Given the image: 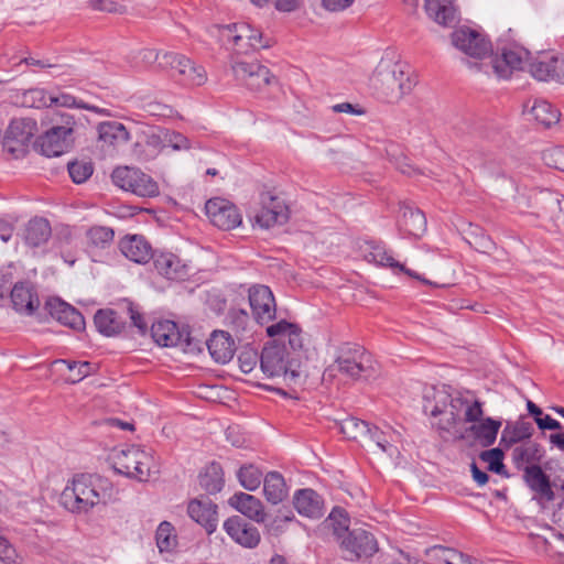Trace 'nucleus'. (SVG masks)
<instances>
[{
  "instance_id": "nucleus-37",
  "label": "nucleus",
  "mask_w": 564,
  "mask_h": 564,
  "mask_svg": "<svg viewBox=\"0 0 564 564\" xmlns=\"http://www.w3.org/2000/svg\"><path fill=\"white\" fill-rule=\"evenodd\" d=\"M94 324L97 330L107 336L119 335L126 327V321L112 308H100L95 313Z\"/></svg>"
},
{
  "instance_id": "nucleus-11",
  "label": "nucleus",
  "mask_w": 564,
  "mask_h": 564,
  "mask_svg": "<svg viewBox=\"0 0 564 564\" xmlns=\"http://www.w3.org/2000/svg\"><path fill=\"white\" fill-rule=\"evenodd\" d=\"M466 405V399L459 395H452L445 387L437 389L432 388L430 392L424 394L423 411L432 417L440 414V409H447L452 422L458 420L462 422L460 414Z\"/></svg>"
},
{
  "instance_id": "nucleus-63",
  "label": "nucleus",
  "mask_w": 564,
  "mask_h": 564,
  "mask_svg": "<svg viewBox=\"0 0 564 564\" xmlns=\"http://www.w3.org/2000/svg\"><path fill=\"white\" fill-rule=\"evenodd\" d=\"M15 550L7 539L0 536V564H13Z\"/></svg>"
},
{
  "instance_id": "nucleus-64",
  "label": "nucleus",
  "mask_w": 564,
  "mask_h": 564,
  "mask_svg": "<svg viewBox=\"0 0 564 564\" xmlns=\"http://www.w3.org/2000/svg\"><path fill=\"white\" fill-rule=\"evenodd\" d=\"M55 243L58 250H64L65 248L72 246L73 234L69 227H64L57 231L55 237Z\"/></svg>"
},
{
  "instance_id": "nucleus-3",
  "label": "nucleus",
  "mask_w": 564,
  "mask_h": 564,
  "mask_svg": "<svg viewBox=\"0 0 564 564\" xmlns=\"http://www.w3.org/2000/svg\"><path fill=\"white\" fill-rule=\"evenodd\" d=\"M330 521H337L334 533L340 544L343 557L347 561L368 558L378 551L377 541L372 533L364 529L348 530V519L340 509H334L329 514Z\"/></svg>"
},
{
  "instance_id": "nucleus-42",
  "label": "nucleus",
  "mask_w": 564,
  "mask_h": 564,
  "mask_svg": "<svg viewBox=\"0 0 564 564\" xmlns=\"http://www.w3.org/2000/svg\"><path fill=\"white\" fill-rule=\"evenodd\" d=\"M263 492L272 505L282 502L288 496V487L283 476L278 471H270L263 478Z\"/></svg>"
},
{
  "instance_id": "nucleus-4",
  "label": "nucleus",
  "mask_w": 564,
  "mask_h": 564,
  "mask_svg": "<svg viewBox=\"0 0 564 564\" xmlns=\"http://www.w3.org/2000/svg\"><path fill=\"white\" fill-rule=\"evenodd\" d=\"M112 466L116 473L126 477L147 481L153 467L151 453L139 446H130L113 453Z\"/></svg>"
},
{
  "instance_id": "nucleus-9",
  "label": "nucleus",
  "mask_w": 564,
  "mask_h": 564,
  "mask_svg": "<svg viewBox=\"0 0 564 564\" xmlns=\"http://www.w3.org/2000/svg\"><path fill=\"white\" fill-rule=\"evenodd\" d=\"M153 340L162 347H182L185 351L200 350V341L193 338L185 328L180 329L173 321H159L151 326Z\"/></svg>"
},
{
  "instance_id": "nucleus-41",
  "label": "nucleus",
  "mask_w": 564,
  "mask_h": 564,
  "mask_svg": "<svg viewBox=\"0 0 564 564\" xmlns=\"http://www.w3.org/2000/svg\"><path fill=\"white\" fill-rule=\"evenodd\" d=\"M501 425L500 420L486 417L479 423L471 424L468 431L482 447H489L496 442Z\"/></svg>"
},
{
  "instance_id": "nucleus-57",
  "label": "nucleus",
  "mask_w": 564,
  "mask_h": 564,
  "mask_svg": "<svg viewBox=\"0 0 564 564\" xmlns=\"http://www.w3.org/2000/svg\"><path fill=\"white\" fill-rule=\"evenodd\" d=\"M56 105L59 107H76V108H83L95 112H102L104 110L96 107V106H89L87 104H84L82 101H77L76 98L69 94H59L58 96H52L50 100V106Z\"/></svg>"
},
{
  "instance_id": "nucleus-62",
  "label": "nucleus",
  "mask_w": 564,
  "mask_h": 564,
  "mask_svg": "<svg viewBox=\"0 0 564 564\" xmlns=\"http://www.w3.org/2000/svg\"><path fill=\"white\" fill-rule=\"evenodd\" d=\"M446 552L443 562L445 564H474L473 558L454 549H444Z\"/></svg>"
},
{
  "instance_id": "nucleus-10",
  "label": "nucleus",
  "mask_w": 564,
  "mask_h": 564,
  "mask_svg": "<svg viewBox=\"0 0 564 564\" xmlns=\"http://www.w3.org/2000/svg\"><path fill=\"white\" fill-rule=\"evenodd\" d=\"M223 35L232 42L238 54H248L249 51L270 46L269 41L263 39L259 30L245 22L224 26Z\"/></svg>"
},
{
  "instance_id": "nucleus-30",
  "label": "nucleus",
  "mask_w": 564,
  "mask_h": 564,
  "mask_svg": "<svg viewBox=\"0 0 564 564\" xmlns=\"http://www.w3.org/2000/svg\"><path fill=\"white\" fill-rule=\"evenodd\" d=\"M206 346L212 358L219 364L231 360L236 351L234 339L225 330H214L209 339L206 340Z\"/></svg>"
},
{
  "instance_id": "nucleus-1",
  "label": "nucleus",
  "mask_w": 564,
  "mask_h": 564,
  "mask_svg": "<svg viewBox=\"0 0 564 564\" xmlns=\"http://www.w3.org/2000/svg\"><path fill=\"white\" fill-rule=\"evenodd\" d=\"M118 490L112 481L99 474H75L63 489L59 502L74 514H87L98 506L117 499Z\"/></svg>"
},
{
  "instance_id": "nucleus-26",
  "label": "nucleus",
  "mask_w": 564,
  "mask_h": 564,
  "mask_svg": "<svg viewBox=\"0 0 564 564\" xmlns=\"http://www.w3.org/2000/svg\"><path fill=\"white\" fill-rule=\"evenodd\" d=\"M424 10L435 23L451 28L458 22V11L455 0H424Z\"/></svg>"
},
{
  "instance_id": "nucleus-59",
  "label": "nucleus",
  "mask_w": 564,
  "mask_h": 564,
  "mask_svg": "<svg viewBox=\"0 0 564 564\" xmlns=\"http://www.w3.org/2000/svg\"><path fill=\"white\" fill-rule=\"evenodd\" d=\"M482 402H480L479 400H474L473 402H469L466 399L463 419L464 422L473 424L479 423L482 420Z\"/></svg>"
},
{
  "instance_id": "nucleus-17",
  "label": "nucleus",
  "mask_w": 564,
  "mask_h": 564,
  "mask_svg": "<svg viewBox=\"0 0 564 564\" xmlns=\"http://www.w3.org/2000/svg\"><path fill=\"white\" fill-rule=\"evenodd\" d=\"M501 56L492 61L494 72L499 78L507 79L511 76L512 70L523 69L524 65H529L531 53L519 44H510L500 47Z\"/></svg>"
},
{
  "instance_id": "nucleus-47",
  "label": "nucleus",
  "mask_w": 564,
  "mask_h": 564,
  "mask_svg": "<svg viewBox=\"0 0 564 564\" xmlns=\"http://www.w3.org/2000/svg\"><path fill=\"white\" fill-rule=\"evenodd\" d=\"M155 540L161 552H171L176 546V535L172 523L161 522L155 532Z\"/></svg>"
},
{
  "instance_id": "nucleus-55",
  "label": "nucleus",
  "mask_w": 564,
  "mask_h": 564,
  "mask_svg": "<svg viewBox=\"0 0 564 564\" xmlns=\"http://www.w3.org/2000/svg\"><path fill=\"white\" fill-rule=\"evenodd\" d=\"M543 163L551 169L564 172V148L552 147L541 153Z\"/></svg>"
},
{
  "instance_id": "nucleus-20",
  "label": "nucleus",
  "mask_w": 564,
  "mask_h": 564,
  "mask_svg": "<svg viewBox=\"0 0 564 564\" xmlns=\"http://www.w3.org/2000/svg\"><path fill=\"white\" fill-rule=\"evenodd\" d=\"M45 310L59 324L76 332L85 329V318L82 313L59 297H50L45 302Z\"/></svg>"
},
{
  "instance_id": "nucleus-40",
  "label": "nucleus",
  "mask_w": 564,
  "mask_h": 564,
  "mask_svg": "<svg viewBox=\"0 0 564 564\" xmlns=\"http://www.w3.org/2000/svg\"><path fill=\"white\" fill-rule=\"evenodd\" d=\"M37 132L36 121L32 118H14L11 120L6 139L26 144Z\"/></svg>"
},
{
  "instance_id": "nucleus-21",
  "label": "nucleus",
  "mask_w": 564,
  "mask_h": 564,
  "mask_svg": "<svg viewBox=\"0 0 564 564\" xmlns=\"http://www.w3.org/2000/svg\"><path fill=\"white\" fill-rule=\"evenodd\" d=\"M522 480L535 495L539 502H551L555 499L550 476L541 465H531L522 471Z\"/></svg>"
},
{
  "instance_id": "nucleus-52",
  "label": "nucleus",
  "mask_w": 564,
  "mask_h": 564,
  "mask_svg": "<svg viewBox=\"0 0 564 564\" xmlns=\"http://www.w3.org/2000/svg\"><path fill=\"white\" fill-rule=\"evenodd\" d=\"M159 139L156 137L145 138L142 141H137L133 147V155L139 161H150L158 154Z\"/></svg>"
},
{
  "instance_id": "nucleus-49",
  "label": "nucleus",
  "mask_w": 564,
  "mask_h": 564,
  "mask_svg": "<svg viewBox=\"0 0 564 564\" xmlns=\"http://www.w3.org/2000/svg\"><path fill=\"white\" fill-rule=\"evenodd\" d=\"M451 414L447 409H440V414L435 419V422L432 423V426L437 431L441 437L447 438L448 436H456L458 433L457 425L460 423L458 420H452L448 417Z\"/></svg>"
},
{
  "instance_id": "nucleus-8",
  "label": "nucleus",
  "mask_w": 564,
  "mask_h": 564,
  "mask_svg": "<svg viewBox=\"0 0 564 564\" xmlns=\"http://www.w3.org/2000/svg\"><path fill=\"white\" fill-rule=\"evenodd\" d=\"M111 180L118 187L140 197H154L159 194L158 183L139 169L120 166L113 170Z\"/></svg>"
},
{
  "instance_id": "nucleus-12",
  "label": "nucleus",
  "mask_w": 564,
  "mask_h": 564,
  "mask_svg": "<svg viewBox=\"0 0 564 564\" xmlns=\"http://www.w3.org/2000/svg\"><path fill=\"white\" fill-rule=\"evenodd\" d=\"M248 300L254 321L261 325H269L276 316V303L269 286L254 284L248 289Z\"/></svg>"
},
{
  "instance_id": "nucleus-28",
  "label": "nucleus",
  "mask_w": 564,
  "mask_h": 564,
  "mask_svg": "<svg viewBox=\"0 0 564 564\" xmlns=\"http://www.w3.org/2000/svg\"><path fill=\"white\" fill-rule=\"evenodd\" d=\"M119 246L123 256L137 263H147L155 253L150 242L141 235L127 236L121 239Z\"/></svg>"
},
{
  "instance_id": "nucleus-7",
  "label": "nucleus",
  "mask_w": 564,
  "mask_h": 564,
  "mask_svg": "<svg viewBox=\"0 0 564 564\" xmlns=\"http://www.w3.org/2000/svg\"><path fill=\"white\" fill-rule=\"evenodd\" d=\"M160 66L170 68L173 72L172 76L184 86H202L207 80L206 69L202 65L175 52H165Z\"/></svg>"
},
{
  "instance_id": "nucleus-19",
  "label": "nucleus",
  "mask_w": 564,
  "mask_h": 564,
  "mask_svg": "<svg viewBox=\"0 0 564 564\" xmlns=\"http://www.w3.org/2000/svg\"><path fill=\"white\" fill-rule=\"evenodd\" d=\"M226 533L239 545L254 549L261 541L259 530L239 516L228 518L224 522Z\"/></svg>"
},
{
  "instance_id": "nucleus-18",
  "label": "nucleus",
  "mask_w": 564,
  "mask_h": 564,
  "mask_svg": "<svg viewBox=\"0 0 564 564\" xmlns=\"http://www.w3.org/2000/svg\"><path fill=\"white\" fill-rule=\"evenodd\" d=\"M366 258L369 262H373L377 265L390 269L394 274L404 273L408 276L416 279L426 285L437 286L435 283L425 279L417 272L405 268L404 264L394 259L391 250H388L380 243L371 245Z\"/></svg>"
},
{
  "instance_id": "nucleus-48",
  "label": "nucleus",
  "mask_w": 564,
  "mask_h": 564,
  "mask_svg": "<svg viewBox=\"0 0 564 564\" xmlns=\"http://www.w3.org/2000/svg\"><path fill=\"white\" fill-rule=\"evenodd\" d=\"M227 322L231 330L239 336L247 333L251 318L246 310L230 308L227 314Z\"/></svg>"
},
{
  "instance_id": "nucleus-56",
  "label": "nucleus",
  "mask_w": 564,
  "mask_h": 564,
  "mask_svg": "<svg viewBox=\"0 0 564 564\" xmlns=\"http://www.w3.org/2000/svg\"><path fill=\"white\" fill-rule=\"evenodd\" d=\"M238 362L240 370L245 373H249L256 368L257 364L260 362V355L256 348L247 345L239 351Z\"/></svg>"
},
{
  "instance_id": "nucleus-23",
  "label": "nucleus",
  "mask_w": 564,
  "mask_h": 564,
  "mask_svg": "<svg viewBox=\"0 0 564 564\" xmlns=\"http://www.w3.org/2000/svg\"><path fill=\"white\" fill-rule=\"evenodd\" d=\"M187 513L192 520L206 530L207 534H212L217 529V505L207 497L191 500Z\"/></svg>"
},
{
  "instance_id": "nucleus-53",
  "label": "nucleus",
  "mask_w": 564,
  "mask_h": 564,
  "mask_svg": "<svg viewBox=\"0 0 564 564\" xmlns=\"http://www.w3.org/2000/svg\"><path fill=\"white\" fill-rule=\"evenodd\" d=\"M51 95L42 88H31L24 91L22 105L30 108L50 107Z\"/></svg>"
},
{
  "instance_id": "nucleus-34",
  "label": "nucleus",
  "mask_w": 564,
  "mask_h": 564,
  "mask_svg": "<svg viewBox=\"0 0 564 564\" xmlns=\"http://www.w3.org/2000/svg\"><path fill=\"white\" fill-rule=\"evenodd\" d=\"M534 432L533 424L524 419L516 422H508L502 430L500 445L503 448H511L519 443L530 441Z\"/></svg>"
},
{
  "instance_id": "nucleus-22",
  "label": "nucleus",
  "mask_w": 564,
  "mask_h": 564,
  "mask_svg": "<svg viewBox=\"0 0 564 564\" xmlns=\"http://www.w3.org/2000/svg\"><path fill=\"white\" fill-rule=\"evenodd\" d=\"M529 72L538 80L564 84V57L539 56L529 63Z\"/></svg>"
},
{
  "instance_id": "nucleus-36",
  "label": "nucleus",
  "mask_w": 564,
  "mask_h": 564,
  "mask_svg": "<svg viewBox=\"0 0 564 564\" xmlns=\"http://www.w3.org/2000/svg\"><path fill=\"white\" fill-rule=\"evenodd\" d=\"M11 302L17 312L33 314L40 301L36 292L29 282H17L11 290Z\"/></svg>"
},
{
  "instance_id": "nucleus-29",
  "label": "nucleus",
  "mask_w": 564,
  "mask_h": 564,
  "mask_svg": "<svg viewBox=\"0 0 564 564\" xmlns=\"http://www.w3.org/2000/svg\"><path fill=\"white\" fill-rule=\"evenodd\" d=\"M267 335L271 338L288 339L291 350L300 351L303 348V332L295 323H290L285 319H280L276 323L267 326Z\"/></svg>"
},
{
  "instance_id": "nucleus-16",
  "label": "nucleus",
  "mask_w": 564,
  "mask_h": 564,
  "mask_svg": "<svg viewBox=\"0 0 564 564\" xmlns=\"http://www.w3.org/2000/svg\"><path fill=\"white\" fill-rule=\"evenodd\" d=\"M205 212L210 223L221 230H231L242 221L238 208L224 198L208 199L205 204Z\"/></svg>"
},
{
  "instance_id": "nucleus-54",
  "label": "nucleus",
  "mask_w": 564,
  "mask_h": 564,
  "mask_svg": "<svg viewBox=\"0 0 564 564\" xmlns=\"http://www.w3.org/2000/svg\"><path fill=\"white\" fill-rule=\"evenodd\" d=\"M67 170L72 181L76 184H82L91 176L94 165L91 162L73 161L67 164Z\"/></svg>"
},
{
  "instance_id": "nucleus-51",
  "label": "nucleus",
  "mask_w": 564,
  "mask_h": 564,
  "mask_svg": "<svg viewBox=\"0 0 564 564\" xmlns=\"http://www.w3.org/2000/svg\"><path fill=\"white\" fill-rule=\"evenodd\" d=\"M237 476L240 485L250 491L259 488L262 481V473L253 465L240 467Z\"/></svg>"
},
{
  "instance_id": "nucleus-33",
  "label": "nucleus",
  "mask_w": 564,
  "mask_h": 564,
  "mask_svg": "<svg viewBox=\"0 0 564 564\" xmlns=\"http://www.w3.org/2000/svg\"><path fill=\"white\" fill-rule=\"evenodd\" d=\"M52 237V227L44 217L31 218L23 230V241L30 248H39L47 243Z\"/></svg>"
},
{
  "instance_id": "nucleus-27",
  "label": "nucleus",
  "mask_w": 564,
  "mask_h": 564,
  "mask_svg": "<svg viewBox=\"0 0 564 564\" xmlns=\"http://www.w3.org/2000/svg\"><path fill=\"white\" fill-rule=\"evenodd\" d=\"M545 454V448L540 443L528 441L513 447L511 460L519 471H523L528 466L540 465Z\"/></svg>"
},
{
  "instance_id": "nucleus-5",
  "label": "nucleus",
  "mask_w": 564,
  "mask_h": 564,
  "mask_svg": "<svg viewBox=\"0 0 564 564\" xmlns=\"http://www.w3.org/2000/svg\"><path fill=\"white\" fill-rule=\"evenodd\" d=\"M260 368L269 378L283 376L295 380L300 376L299 371L293 368V359L290 357L286 346L279 344L278 340L263 347L260 355Z\"/></svg>"
},
{
  "instance_id": "nucleus-50",
  "label": "nucleus",
  "mask_w": 564,
  "mask_h": 564,
  "mask_svg": "<svg viewBox=\"0 0 564 564\" xmlns=\"http://www.w3.org/2000/svg\"><path fill=\"white\" fill-rule=\"evenodd\" d=\"M56 364H63L70 371V376L67 380L72 383H77L86 378L94 370L93 364L89 361H75V360H66L59 359L55 361Z\"/></svg>"
},
{
  "instance_id": "nucleus-2",
  "label": "nucleus",
  "mask_w": 564,
  "mask_h": 564,
  "mask_svg": "<svg viewBox=\"0 0 564 564\" xmlns=\"http://www.w3.org/2000/svg\"><path fill=\"white\" fill-rule=\"evenodd\" d=\"M416 84V77L405 64L392 61H381L369 78L373 95L390 104L410 94Z\"/></svg>"
},
{
  "instance_id": "nucleus-31",
  "label": "nucleus",
  "mask_w": 564,
  "mask_h": 564,
  "mask_svg": "<svg viewBox=\"0 0 564 564\" xmlns=\"http://www.w3.org/2000/svg\"><path fill=\"white\" fill-rule=\"evenodd\" d=\"M153 263L156 271L169 280H184L187 276L186 265L172 252H155Z\"/></svg>"
},
{
  "instance_id": "nucleus-15",
  "label": "nucleus",
  "mask_w": 564,
  "mask_h": 564,
  "mask_svg": "<svg viewBox=\"0 0 564 564\" xmlns=\"http://www.w3.org/2000/svg\"><path fill=\"white\" fill-rule=\"evenodd\" d=\"M260 209L254 215L256 223L265 229L276 225H283L289 219V207L282 198L271 192L260 195Z\"/></svg>"
},
{
  "instance_id": "nucleus-39",
  "label": "nucleus",
  "mask_w": 564,
  "mask_h": 564,
  "mask_svg": "<svg viewBox=\"0 0 564 564\" xmlns=\"http://www.w3.org/2000/svg\"><path fill=\"white\" fill-rule=\"evenodd\" d=\"M198 482L208 495L221 491L225 485L224 470L219 463L212 462L198 475Z\"/></svg>"
},
{
  "instance_id": "nucleus-25",
  "label": "nucleus",
  "mask_w": 564,
  "mask_h": 564,
  "mask_svg": "<svg viewBox=\"0 0 564 564\" xmlns=\"http://www.w3.org/2000/svg\"><path fill=\"white\" fill-rule=\"evenodd\" d=\"M296 511L311 519H319L324 516V500L321 495L311 488L299 489L293 497Z\"/></svg>"
},
{
  "instance_id": "nucleus-45",
  "label": "nucleus",
  "mask_w": 564,
  "mask_h": 564,
  "mask_svg": "<svg viewBox=\"0 0 564 564\" xmlns=\"http://www.w3.org/2000/svg\"><path fill=\"white\" fill-rule=\"evenodd\" d=\"M370 424L357 417H348L340 424V432L348 438L358 441L366 438L370 432Z\"/></svg>"
},
{
  "instance_id": "nucleus-38",
  "label": "nucleus",
  "mask_w": 564,
  "mask_h": 564,
  "mask_svg": "<svg viewBox=\"0 0 564 564\" xmlns=\"http://www.w3.org/2000/svg\"><path fill=\"white\" fill-rule=\"evenodd\" d=\"M98 141L104 145L118 147L129 140V132L119 121H104L97 127Z\"/></svg>"
},
{
  "instance_id": "nucleus-43",
  "label": "nucleus",
  "mask_w": 564,
  "mask_h": 564,
  "mask_svg": "<svg viewBox=\"0 0 564 564\" xmlns=\"http://www.w3.org/2000/svg\"><path fill=\"white\" fill-rule=\"evenodd\" d=\"M530 113L545 128L557 123L561 116L558 109L544 99H534Z\"/></svg>"
},
{
  "instance_id": "nucleus-24",
  "label": "nucleus",
  "mask_w": 564,
  "mask_h": 564,
  "mask_svg": "<svg viewBox=\"0 0 564 564\" xmlns=\"http://www.w3.org/2000/svg\"><path fill=\"white\" fill-rule=\"evenodd\" d=\"M58 130L59 128H50L37 139L36 145L45 156H58L72 145L73 137H69V129L61 132Z\"/></svg>"
},
{
  "instance_id": "nucleus-32",
  "label": "nucleus",
  "mask_w": 564,
  "mask_h": 564,
  "mask_svg": "<svg viewBox=\"0 0 564 564\" xmlns=\"http://www.w3.org/2000/svg\"><path fill=\"white\" fill-rule=\"evenodd\" d=\"M229 503L240 513L258 523H263L267 519L261 500L252 495L237 492L229 499Z\"/></svg>"
},
{
  "instance_id": "nucleus-44",
  "label": "nucleus",
  "mask_w": 564,
  "mask_h": 564,
  "mask_svg": "<svg viewBox=\"0 0 564 564\" xmlns=\"http://www.w3.org/2000/svg\"><path fill=\"white\" fill-rule=\"evenodd\" d=\"M479 458L488 464V470L506 478L510 477V474L503 464L505 453L500 447H495L481 452L479 454Z\"/></svg>"
},
{
  "instance_id": "nucleus-6",
  "label": "nucleus",
  "mask_w": 564,
  "mask_h": 564,
  "mask_svg": "<svg viewBox=\"0 0 564 564\" xmlns=\"http://www.w3.org/2000/svg\"><path fill=\"white\" fill-rule=\"evenodd\" d=\"M336 364L340 373L355 380L370 376L372 368L370 354L360 345L350 343H345L338 348Z\"/></svg>"
},
{
  "instance_id": "nucleus-13",
  "label": "nucleus",
  "mask_w": 564,
  "mask_h": 564,
  "mask_svg": "<svg viewBox=\"0 0 564 564\" xmlns=\"http://www.w3.org/2000/svg\"><path fill=\"white\" fill-rule=\"evenodd\" d=\"M231 68L236 79L250 90H261L275 80L270 69L257 61H235Z\"/></svg>"
},
{
  "instance_id": "nucleus-61",
  "label": "nucleus",
  "mask_w": 564,
  "mask_h": 564,
  "mask_svg": "<svg viewBox=\"0 0 564 564\" xmlns=\"http://www.w3.org/2000/svg\"><path fill=\"white\" fill-rule=\"evenodd\" d=\"M127 310L133 326L139 329L140 334L144 335L148 330V324L144 321L143 315L139 312L132 302H127Z\"/></svg>"
},
{
  "instance_id": "nucleus-35",
  "label": "nucleus",
  "mask_w": 564,
  "mask_h": 564,
  "mask_svg": "<svg viewBox=\"0 0 564 564\" xmlns=\"http://www.w3.org/2000/svg\"><path fill=\"white\" fill-rule=\"evenodd\" d=\"M400 210V229L411 237H421L426 230V217L424 213L419 208H414L405 203L401 205Z\"/></svg>"
},
{
  "instance_id": "nucleus-60",
  "label": "nucleus",
  "mask_w": 564,
  "mask_h": 564,
  "mask_svg": "<svg viewBox=\"0 0 564 564\" xmlns=\"http://www.w3.org/2000/svg\"><path fill=\"white\" fill-rule=\"evenodd\" d=\"M369 441L373 442L378 448H380L384 453H391L392 445L387 440L384 433L380 431L377 426H370V432L366 437Z\"/></svg>"
},
{
  "instance_id": "nucleus-58",
  "label": "nucleus",
  "mask_w": 564,
  "mask_h": 564,
  "mask_svg": "<svg viewBox=\"0 0 564 564\" xmlns=\"http://www.w3.org/2000/svg\"><path fill=\"white\" fill-rule=\"evenodd\" d=\"M51 128H59L58 132H61V130L66 131V128H68L69 137L73 135L75 119L74 116H72L70 113L54 110L51 117Z\"/></svg>"
},
{
  "instance_id": "nucleus-14",
  "label": "nucleus",
  "mask_w": 564,
  "mask_h": 564,
  "mask_svg": "<svg viewBox=\"0 0 564 564\" xmlns=\"http://www.w3.org/2000/svg\"><path fill=\"white\" fill-rule=\"evenodd\" d=\"M451 37L457 50L474 58L481 59L492 51L491 43L481 33L467 26L456 29Z\"/></svg>"
},
{
  "instance_id": "nucleus-46",
  "label": "nucleus",
  "mask_w": 564,
  "mask_h": 564,
  "mask_svg": "<svg viewBox=\"0 0 564 564\" xmlns=\"http://www.w3.org/2000/svg\"><path fill=\"white\" fill-rule=\"evenodd\" d=\"M88 245L98 249L108 248L113 241L115 232L105 226H93L86 232Z\"/></svg>"
}]
</instances>
